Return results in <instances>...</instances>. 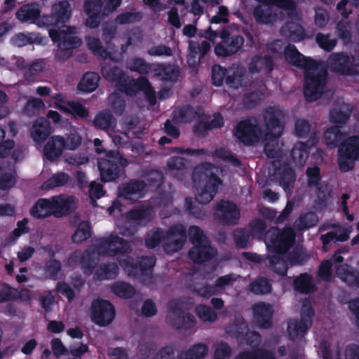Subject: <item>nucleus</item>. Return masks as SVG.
Instances as JSON below:
<instances>
[{
  "label": "nucleus",
  "instance_id": "obj_50",
  "mask_svg": "<svg viewBox=\"0 0 359 359\" xmlns=\"http://www.w3.org/2000/svg\"><path fill=\"white\" fill-rule=\"evenodd\" d=\"M97 264L95 254L93 252L86 250L80 257L81 268L84 274L90 276L93 273Z\"/></svg>",
  "mask_w": 359,
  "mask_h": 359
},
{
  "label": "nucleus",
  "instance_id": "obj_46",
  "mask_svg": "<svg viewBox=\"0 0 359 359\" xmlns=\"http://www.w3.org/2000/svg\"><path fill=\"white\" fill-rule=\"evenodd\" d=\"M92 236V227L90 222L83 221L80 222L78 228L72 236V241L74 243H81Z\"/></svg>",
  "mask_w": 359,
  "mask_h": 359
},
{
  "label": "nucleus",
  "instance_id": "obj_49",
  "mask_svg": "<svg viewBox=\"0 0 359 359\" xmlns=\"http://www.w3.org/2000/svg\"><path fill=\"white\" fill-rule=\"evenodd\" d=\"M154 72L156 76H161L165 81L175 82L179 76L177 70L170 65L165 66L163 63L157 64Z\"/></svg>",
  "mask_w": 359,
  "mask_h": 359
},
{
  "label": "nucleus",
  "instance_id": "obj_48",
  "mask_svg": "<svg viewBox=\"0 0 359 359\" xmlns=\"http://www.w3.org/2000/svg\"><path fill=\"white\" fill-rule=\"evenodd\" d=\"M111 290L115 295L124 299L132 298L135 294V287L130 283L123 281L114 283Z\"/></svg>",
  "mask_w": 359,
  "mask_h": 359
},
{
  "label": "nucleus",
  "instance_id": "obj_24",
  "mask_svg": "<svg viewBox=\"0 0 359 359\" xmlns=\"http://www.w3.org/2000/svg\"><path fill=\"white\" fill-rule=\"evenodd\" d=\"M55 217L69 215L76 209L75 196L59 195L53 196Z\"/></svg>",
  "mask_w": 359,
  "mask_h": 359
},
{
  "label": "nucleus",
  "instance_id": "obj_53",
  "mask_svg": "<svg viewBox=\"0 0 359 359\" xmlns=\"http://www.w3.org/2000/svg\"><path fill=\"white\" fill-rule=\"evenodd\" d=\"M70 177L69 174L60 172L54 174L48 178L42 184V188L44 189H51L55 187H59L65 185L69 180Z\"/></svg>",
  "mask_w": 359,
  "mask_h": 359
},
{
  "label": "nucleus",
  "instance_id": "obj_56",
  "mask_svg": "<svg viewBox=\"0 0 359 359\" xmlns=\"http://www.w3.org/2000/svg\"><path fill=\"white\" fill-rule=\"evenodd\" d=\"M103 77L108 81L115 84L120 81L126 74L118 66H105L101 69Z\"/></svg>",
  "mask_w": 359,
  "mask_h": 359
},
{
  "label": "nucleus",
  "instance_id": "obj_23",
  "mask_svg": "<svg viewBox=\"0 0 359 359\" xmlns=\"http://www.w3.org/2000/svg\"><path fill=\"white\" fill-rule=\"evenodd\" d=\"M32 217L42 219L53 215L55 217V210L53 196L50 198H41L38 199L29 210Z\"/></svg>",
  "mask_w": 359,
  "mask_h": 359
},
{
  "label": "nucleus",
  "instance_id": "obj_2",
  "mask_svg": "<svg viewBox=\"0 0 359 359\" xmlns=\"http://www.w3.org/2000/svg\"><path fill=\"white\" fill-rule=\"evenodd\" d=\"M77 29L74 26H60L49 28L48 35L52 41L56 43L54 57L56 60L66 61L73 55L74 50L82 44L80 37L74 36Z\"/></svg>",
  "mask_w": 359,
  "mask_h": 359
},
{
  "label": "nucleus",
  "instance_id": "obj_59",
  "mask_svg": "<svg viewBox=\"0 0 359 359\" xmlns=\"http://www.w3.org/2000/svg\"><path fill=\"white\" fill-rule=\"evenodd\" d=\"M88 48L94 54L103 58H107L109 52L102 45L100 40L94 36H88L86 39Z\"/></svg>",
  "mask_w": 359,
  "mask_h": 359
},
{
  "label": "nucleus",
  "instance_id": "obj_17",
  "mask_svg": "<svg viewBox=\"0 0 359 359\" xmlns=\"http://www.w3.org/2000/svg\"><path fill=\"white\" fill-rule=\"evenodd\" d=\"M210 49L211 45L208 41H203L201 43L193 40L189 41L187 61L191 73L197 72L201 60L210 52Z\"/></svg>",
  "mask_w": 359,
  "mask_h": 359
},
{
  "label": "nucleus",
  "instance_id": "obj_28",
  "mask_svg": "<svg viewBox=\"0 0 359 359\" xmlns=\"http://www.w3.org/2000/svg\"><path fill=\"white\" fill-rule=\"evenodd\" d=\"M280 32L282 36L294 42L301 41L306 38L305 29L300 21H287L280 28Z\"/></svg>",
  "mask_w": 359,
  "mask_h": 359
},
{
  "label": "nucleus",
  "instance_id": "obj_51",
  "mask_svg": "<svg viewBox=\"0 0 359 359\" xmlns=\"http://www.w3.org/2000/svg\"><path fill=\"white\" fill-rule=\"evenodd\" d=\"M165 241V231L161 228H154L145 238V245L149 249H154L162 241Z\"/></svg>",
  "mask_w": 359,
  "mask_h": 359
},
{
  "label": "nucleus",
  "instance_id": "obj_27",
  "mask_svg": "<svg viewBox=\"0 0 359 359\" xmlns=\"http://www.w3.org/2000/svg\"><path fill=\"white\" fill-rule=\"evenodd\" d=\"M64 149V137L53 135L43 147V157L53 162L61 156Z\"/></svg>",
  "mask_w": 359,
  "mask_h": 359
},
{
  "label": "nucleus",
  "instance_id": "obj_40",
  "mask_svg": "<svg viewBox=\"0 0 359 359\" xmlns=\"http://www.w3.org/2000/svg\"><path fill=\"white\" fill-rule=\"evenodd\" d=\"M153 210L150 206L139 205L126 212V218L132 221L149 222L151 219Z\"/></svg>",
  "mask_w": 359,
  "mask_h": 359
},
{
  "label": "nucleus",
  "instance_id": "obj_47",
  "mask_svg": "<svg viewBox=\"0 0 359 359\" xmlns=\"http://www.w3.org/2000/svg\"><path fill=\"white\" fill-rule=\"evenodd\" d=\"M15 183V173L8 167L0 165V190H8L13 187Z\"/></svg>",
  "mask_w": 359,
  "mask_h": 359
},
{
  "label": "nucleus",
  "instance_id": "obj_26",
  "mask_svg": "<svg viewBox=\"0 0 359 359\" xmlns=\"http://www.w3.org/2000/svg\"><path fill=\"white\" fill-rule=\"evenodd\" d=\"M214 257L210 241L194 245L189 251V259L195 264H202Z\"/></svg>",
  "mask_w": 359,
  "mask_h": 359
},
{
  "label": "nucleus",
  "instance_id": "obj_33",
  "mask_svg": "<svg viewBox=\"0 0 359 359\" xmlns=\"http://www.w3.org/2000/svg\"><path fill=\"white\" fill-rule=\"evenodd\" d=\"M345 137L341 126H333L328 128L323 134L325 144L330 149L341 147Z\"/></svg>",
  "mask_w": 359,
  "mask_h": 359
},
{
  "label": "nucleus",
  "instance_id": "obj_3",
  "mask_svg": "<svg viewBox=\"0 0 359 359\" xmlns=\"http://www.w3.org/2000/svg\"><path fill=\"white\" fill-rule=\"evenodd\" d=\"M327 70L318 61L313 68L304 69V95L307 102H314L322 96L327 87Z\"/></svg>",
  "mask_w": 359,
  "mask_h": 359
},
{
  "label": "nucleus",
  "instance_id": "obj_54",
  "mask_svg": "<svg viewBox=\"0 0 359 359\" xmlns=\"http://www.w3.org/2000/svg\"><path fill=\"white\" fill-rule=\"evenodd\" d=\"M212 156L214 157L220 158L223 161L229 163L235 167H241L242 165L241 160L238 159L235 154H233L231 151L226 149L223 147L216 149L212 152Z\"/></svg>",
  "mask_w": 359,
  "mask_h": 359
},
{
  "label": "nucleus",
  "instance_id": "obj_37",
  "mask_svg": "<svg viewBox=\"0 0 359 359\" xmlns=\"http://www.w3.org/2000/svg\"><path fill=\"white\" fill-rule=\"evenodd\" d=\"M310 327L306 323L300 320H289L287 329L289 339L291 341H295L299 337L304 336Z\"/></svg>",
  "mask_w": 359,
  "mask_h": 359
},
{
  "label": "nucleus",
  "instance_id": "obj_57",
  "mask_svg": "<svg viewBox=\"0 0 359 359\" xmlns=\"http://www.w3.org/2000/svg\"><path fill=\"white\" fill-rule=\"evenodd\" d=\"M283 255H278L271 256L269 259V267L275 273L285 276L287 274L288 269V260L282 257Z\"/></svg>",
  "mask_w": 359,
  "mask_h": 359
},
{
  "label": "nucleus",
  "instance_id": "obj_36",
  "mask_svg": "<svg viewBox=\"0 0 359 359\" xmlns=\"http://www.w3.org/2000/svg\"><path fill=\"white\" fill-rule=\"evenodd\" d=\"M349 238V232L348 230L341 229L339 232L331 231L325 234H323L320 237V240L323 243V251L328 250V245L331 243L344 242Z\"/></svg>",
  "mask_w": 359,
  "mask_h": 359
},
{
  "label": "nucleus",
  "instance_id": "obj_18",
  "mask_svg": "<svg viewBox=\"0 0 359 359\" xmlns=\"http://www.w3.org/2000/svg\"><path fill=\"white\" fill-rule=\"evenodd\" d=\"M165 241H170L165 243V249L168 251H180L187 241V230L182 224H176L170 226L165 231Z\"/></svg>",
  "mask_w": 359,
  "mask_h": 359
},
{
  "label": "nucleus",
  "instance_id": "obj_7",
  "mask_svg": "<svg viewBox=\"0 0 359 359\" xmlns=\"http://www.w3.org/2000/svg\"><path fill=\"white\" fill-rule=\"evenodd\" d=\"M338 165L341 172H348L359 161V135H354L344 140L338 149Z\"/></svg>",
  "mask_w": 359,
  "mask_h": 359
},
{
  "label": "nucleus",
  "instance_id": "obj_14",
  "mask_svg": "<svg viewBox=\"0 0 359 359\" xmlns=\"http://www.w3.org/2000/svg\"><path fill=\"white\" fill-rule=\"evenodd\" d=\"M50 15H44L42 18V23L50 28H57L64 25L69 20L72 15L71 5L67 0L59 1L53 6Z\"/></svg>",
  "mask_w": 359,
  "mask_h": 359
},
{
  "label": "nucleus",
  "instance_id": "obj_8",
  "mask_svg": "<svg viewBox=\"0 0 359 359\" xmlns=\"http://www.w3.org/2000/svg\"><path fill=\"white\" fill-rule=\"evenodd\" d=\"M154 256H142L137 259L128 256L124 259H119L118 264L123 271L130 277L137 278L150 275L156 264Z\"/></svg>",
  "mask_w": 359,
  "mask_h": 359
},
{
  "label": "nucleus",
  "instance_id": "obj_61",
  "mask_svg": "<svg viewBox=\"0 0 359 359\" xmlns=\"http://www.w3.org/2000/svg\"><path fill=\"white\" fill-rule=\"evenodd\" d=\"M21 297L18 289L12 287L8 283H3L0 290V303L17 300Z\"/></svg>",
  "mask_w": 359,
  "mask_h": 359
},
{
  "label": "nucleus",
  "instance_id": "obj_43",
  "mask_svg": "<svg viewBox=\"0 0 359 359\" xmlns=\"http://www.w3.org/2000/svg\"><path fill=\"white\" fill-rule=\"evenodd\" d=\"M60 109L63 111L72 114L75 119H85L89 116L88 108L79 102L69 101L67 107L63 106Z\"/></svg>",
  "mask_w": 359,
  "mask_h": 359
},
{
  "label": "nucleus",
  "instance_id": "obj_34",
  "mask_svg": "<svg viewBox=\"0 0 359 359\" xmlns=\"http://www.w3.org/2000/svg\"><path fill=\"white\" fill-rule=\"evenodd\" d=\"M41 15V10L34 4H27L22 6L16 12L15 18L21 22H35Z\"/></svg>",
  "mask_w": 359,
  "mask_h": 359
},
{
  "label": "nucleus",
  "instance_id": "obj_21",
  "mask_svg": "<svg viewBox=\"0 0 359 359\" xmlns=\"http://www.w3.org/2000/svg\"><path fill=\"white\" fill-rule=\"evenodd\" d=\"M284 56L289 64L304 70L307 67L313 68L316 65V60L304 56L297 50L294 45L290 43L286 46Z\"/></svg>",
  "mask_w": 359,
  "mask_h": 359
},
{
  "label": "nucleus",
  "instance_id": "obj_35",
  "mask_svg": "<svg viewBox=\"0 0 359 359\" xmlns=\"http://www.w3.org/2000/svg\"><path fill=\"white\" fill-rule=\"evenodd\" d=\"M100 79L99 74L96 72H86L78 83L77 88L83 93H92L97 88Z\"/></svg>",
  "mask_w": 359,
  "mask_h": 359
},
{
  "label": "nucleus",
  "instance_id": "obj_62",
  "mask_svg": "<svg viewBox=\"0 0 359 359\" xmlns=\"http://www.w3.org/2000/svg\"><path fill=\"white\" fill-rule=\"evenodd\" d=\"M37 37L33 33L20 32L11 38V43L17 47H23L36 42Z\"/></svg>",
  "mask_w": 359,
  "mask_h": 359
},
{
  "label": "nucleus",
  "instance_id": "obj_6",
  "mask_svg": "<svg viewBox=\"0 0 359 359\" xmlns=\"http://www.w3.org/2000/svg\"><path fill=\"white\" fill-rule=\"evenodd\" d=\"M330 70L342 76H353L359 73V53L348 55L343 52L332 53L327 60Z\"/></svg>",
  "mask_w": 359,
  "mask_h": 359
},
{
  "label": "nucleus",
  "instance_id": "obj_11",
  "mask_svg": "<svg viewBox=\"0 0 359 359\" xmlns=\"http://www.w3.org/2000/svg\"><path fill=\"white\" fill-rule=\"evenodd\" d=\"M116 311L114 305L108 300L94 299L90 306L91 320L100 327L109 325L114 320Z\"/></svg>",
  "mask_w": 359,
  "mask_h": 359
},
{
  "label": "nucleus",
  "instance_id": "obj_39",
  "mask_svg": "<svg viewBox=\"0 0 359 359\" xmlns=\"http://www.w3.org/2000/svg\"><path fill=\"white\" fill-rule=\"evenodd\" d=\"M293 287L295 291L302 294L312 292L314 290L312 276L306 273L299 274L294 279Z\"/></svg>",
  "mask_w": 359,
  "mask_h": 359
},
{
  "label": "nucleus",
  "instance_id": "obj_45",
  "mask_svg": "<svg viewBox=\"0 0 359 359\" xmlns=\"http://www.w3.org/2000/svg\"><path fill=\"white\" fill-rule=\"evenodd\" d=\"M116 121L113 116L109 112H100L97 114L93 122L95 128L107 130L113 129L115 126Z\"/></svg>",
  "mask_w": 359,
  "mask_h": 359
},
{
  "label": "nucleus",
  "instance_id": "obj_32",
  "mask_svg": "<svg viewBox=\"0 0 359 359\" xmlns=\"http://www.w3.org/2000/svg\"><path fill=\"white\" fill-rule=\"evenodd\" d=\"M119 271L118 265L115 262H106L100 264L94 273V278L97 280L115 279Z\"/></svg>",
  "mask_w": 359,
  "mask_h": 359
},
{
  "label": "nucleus",
  "instance_id": "obj_55",
  "mask_svg": "<svg viewBox=\"0 0 359 359\" xmlns=\"http://www.w3.org/2000/svg\"><path fill=\"white\" fill-rule=\"evenodd\" d=\"M128 68L133 72H137L141 75H147L149 73L151 65L144 58L135 57L128 64Z\"/></svg>",
  "mask_w": 359,
  "mask_h": 359
},
{
  "label": "nucleus",
  "instance_id": "obj_25",
  "mask_svg": "<svg viewBox=\"0 0 359 359\" xmlns=\"http://www.w3.org/2000/svg\"><path fill=\"white\" fill-rule=\"evenodd\" d=\"M317 143V139L313 136L306 142H297L292 151L291 157L297 165L302 166L306 163L312 146Z\"/></svg>",
  "mask_w": 359,
  "mask_h": 359
},
{
  "label": "nucleus",
  "instance_id": "obj_9",
  "mask_svg": "<svg viewBox=\"0 0 359 359\" xmlns=\"http://www.w3.org/2000/svg\"><path fill=\"white\" fill-rule=\"evenodd\" d=\"M168 313L166 316L167 323L172 327L179 330H190L195 327L196 321L194 315L184 313L182 303L173 300L168 304Z\"/></svg>",
  "mask_w": 359,
  "mask_h": 359
},
{
  "label": "nucleus",
  "instance_id": "obj_58",
  "mask_svg": "<svg viewBox=\"0 0 359 359\" xmlns=\"http://www.w3.org/2000/svg\"><path fill=\"white\" fill-rule=\"evenodd\" d=\"M297 227L300 230H306L315 226L318 222V217L314 212L302 213L299 217Z\"/></svg>",
  "mask_w": 359,
  "mask_h": 359
},
{
  "label": "nucleus",
  "instance_id": "obj_1",
  "mask_svg": "<svg viewBox=\"0 0 359 359\" xmlns=\"http://www.w3.org/2000/svg\"><path fill=\"white\" fill-rule=\"evenodd\" d=\"M216 168L211 163L197 165L192 172V182L194 187L200 192L195 197L188 196L184 201V207L189 215L201 219H204L206 212L202 205L209 203L218 191V186L222 180L215 172Z\"/></svg>",
  "mask_w": 359,
  "mask_h": 359
},
{
  "label": "nucleus",
  "instance_id": "obj_19",
  "mask_svg": "<svg viewBox=\"0 0 359 359\" xmlns=\"http://www.w3.org/2000/svg\"><path fill=\"white\" fill-rule=\"evenodd\" d=\"M245 39L242 35L231 34L227 40L222 41L215 45L214 52L217 57H226L239 52L244 44Z\"/></svg>",
  "mask_w": 359,
  "mask_h": 359
},
{
  "label": "nucleus",
  "instance_id": "obj_41",
  "mask_svg": "<svg viewBox=\"0 0 359 359\" xmlns=\"http://www.w3.org/2000/svg\"><path fill=\"white\" fill-rule=\"evenodd\" d=\"M273 67L274 62L272 57L266 55L263 57H255L250 66V71L252 73H258L262 69H265L267 74H270L273 70Z\"/></svg>",
  "mask_w": 359,
  "mask_h": 359
},
{
  "label": "nucleus",
  "instance_id": "obj_15",
  "mask_svg": "<svg viewBox=\"0 0 359 359\" xmlns=\"http://www.w3.org/2000/svg\"><path fill=\"white\" fill-rule=\"evenodd\" d=\"M285 115L279 109L269 106L266 107L264 113V119L267 130V135L270 138L278 139L284 130V123L283 121Z\"/></svg>",
  "mask_w": 359,
  "mask_h": 359
},
{
  "label": "nucleus",
  "instance_id": "obj_42",
  "mask_svg": "<svg viewBox=\"0 0 359 359\" xmlns=\"http://www.w3.org/2000/svg\"><path fill=\"white\" fill-rule=\"evenodd\" d=\"M234 359H276V356L270 350L257 348L241 351Z\"/></svg>",
  "mask_w": 359,
  "mask_h": 359
},
{
  "label": "nucleus",
  "instance_id": "obj_30",
  "mask_svg": "<svg viewBox=\"0 0 359 359\" xmlns=\"http://www.w3.org/2000/svg\"><path fill=\"white\" fill-rule=\"evenodd\" d=\"M337 273L351 288H359V270L346 264L338 267Z\"/></svg>",
  "mask_w": 359,
  "mask_h": 359
},
{
  "label": "nucleus",
  "instance_id": "obj_31",
  "mask_svg": "<svg viewBox=\"0 0 359 359\" xmlns=\"http://www.w3.org/2000/svg\"><path fill=\"white\" fill-rule=\"evenodd\" d=\"M51 133L50 122L45 118L37 119L31 130V136L37 143L43 142Z\"/></svg>",
  "mask_w": 359,
  "mask_h": 359
},
{
  "label": "nucleus",
  "instance_id": "obj_52",
  "mask_svg": "<svg viewBox=\"0 0 359 359\" xmlns=\"http://www.w3.org/2000/svg\"><path fill=\"white\" fill-rule=\"evenodd\" d=\"M249 290L255 294H265L271 292L272 286L267 278L260 277L250 284Z\"/></svg>",
  "mask_w": 359,
  "mask_h": 359
},
{
  "label": "nucleus",
  "instance_id": "obj_60",
  "mask_svg": "<svg viewBox=\"0 0 359 359\" xmlns=\"http://www.w3.org/2000/svg\"><path fill=\"white\" fill-rule=\"evenodd\" d=\"M231 328L233 330V333L238 341H240L250 330L248 323L241 315L235 316Z\"/></svg>",
  "mask_w": 359,
  "mask_h": 359
},
{
  "label": "nucleus",
  "instance_id": "obj_10",
  "mask_svg": "<svg viewBox=\"0 0 359 359\" xmlns=\"http://www.w3.org/2000/svg\"><path fill=\"white\" fill-rule=\"evenodd\" d=\"M97 250L100 255L109 257L130 254L132 251L128 241L114 233L101 238L97 242Z\"/></svg>",
  "mask_w": 359,
  "mask_h": 359
},
{
  "label": "nucleus",
  "instance_id": "obj_13",
  "mask_svg": "<svg viewBox=\"0 0 359 359\" xmlns=\"http://www.w3.org/2000/svg\"><path fill=\"white\" fill-rule=\"evenodd\" d=\"M214 217L224 225L233 226L239 222L240 210L233 202L221 200L215 205Z\"/></svg>",
  "mask_w": 359,
  "mask_h": 359
},
{
  "label": "nucleus",
  "instance_id": "obj_38",
  "mask_svg": "<svg viewBox=\"0 0 359 359\" xmlns=\"http://www.w3.org/2000/svg\"><path fill=\"white\" fill-rule=\"evenodd\" d=\"M315 187H316L315 203L320 208H326L327 201L333 193L332 186L327 182H323Z\"/></svg>",
  "mask_w": 359,
  "mask_h": 359
},
{
  "label": "nucleus",
  "instance_id": "obj_29",
  "mask_svg": "<svg viewBox=\"0 0 359 359\" xmlns=\"http://www.w3.org/2000/svg\"><path fill=\"white\" fill-rule=\"evenodd\" d=\"M143 77L140 76L137 79H133L126 74L115 84L116 89L117 91L128 96H135L139 93V81L142 80Z\"/></svg>",
  "mask_w": 359,
  "mask_h": 359
},
{
  "label": "nucleus",
  "instance_id": "obj_63",
  "mask_svg": "<svg viewBox=\"0 0 359 359\" xmlns=\"http://www.w3.org/2000/svg\"><path fill=\"white\" fill-rule=\"evenodd\" d=\"M82 137L76 130H72L67 135V137H64V148L66 150H75L82 142Z\"/></svg>",
  "mask_w": 359,
  "mask_h": 359
},
{
  "label": "nucleus",
  "instance_id": "obj_22",
  "mask_svg": "<svg viewBox=\"0 0 359 359\" xmlns=\"http://www.w3.org/2000/svg\"><path fill=\"white\" fill-rule=\"evenodd\" d=\"M147 184L140 180H134L123 184L118 190V196L126 200L135 201L144 196Z\"/></svg>",
  "mask_w": 359,
  "mask_h": 359
},
{
  "label": "nucleus",
  "instance_id": "obj_64",
  "mask_svg": "<svg viewBox=\"0 0 359 359\" xmlns=\"http://www.w3.org/2000/svg\"><path fill=\"white\" fill-rule=\"evenodd\" d=\"M196 314L203 321L210 323L215 322L217 320V314L212 309L205 304H199L196 306Z\"/></svg>",
  "mask_w": 359,
  "mask_h": 359
},
{
  "label": "nucleus",
  "instance_id": "obj_4",
  "mask_svg": "<svg viewBox=\"0 0 359 359\" xmlns=\"http://www.w3.org/2000/svg\"><path fill=\"white\" fill-rule=\"evenodd\" d=\"M264 242L270 252L284 255L294 244V232L291 228L280 230L272 226L264 233Z\"/></svg>",
  "mask_w": 359,
  "mask_h": 359
},
{
  "label": "nucleus",
  "instance_id": "obj_16",
  "mask_svg": "<svg viewBox=\"0 0 359 359\" xmlns=\"http://www.w3.org/2000/svg\"><path fill=\"white\" fill-rule=\"evenodd\" d=\"M272 166L280 186L285 192L291 193L296 180L295 170L288 163H282L280 160H274Z\"/></svg>",
  "mask_w": 359,
  "mask_h": 359
},
{
  "label": "nucleus",
  "instance_id": "obj_44",
  "mask_svg": "<svg viewBox=\"0 0 359 359\" xmlns=\"http://www.w3.org/2000/svg\"><path fill=\"white\" fill-rule=\"evenodd\" d=\"M208 347L203 343H197L191 346L188 351L181 353L179 359H203L208 354Z\"/></svg>",
  "mask_w": 359,
  "mask_h": 359
},
{
  "label": "nucleus",
  "instance_id": "obj_12",
  "mask_svg": "<svg viewBox=\"0 0 359 359\" xmlns=\"http://www.w3.org/2000/svg\"><path fill=\"white\" fill-rule=\"evenodd\" d=\"M262 135L261 127L250 119L241 121L235 128V137L243 144L250 146L258 142Z\"/></svg>",
  "mask_w": 359,
  "mask_h": 359
},
{
  "label": "nucleus",
  "instance_id": "obj_20",
  "mask_svg": "<svg viewBox=\"0 0 359 359\" xmlns=\"http://www.w3.org/2000/svg\"><path fill=\"white\" fill-rule=\"evenodd\" d=\"M253 318L257 326L263 329H269L272 325L273 309L266 302H258L252 307Z\"/></svg>",
  "mask_w": 359,
  "mask_h": 359
},
{
  "label": "nucleus",
  "instance_id": "obj_5",
  "mask_svg": "<svg viewBox=\"0 0 359 359\" xmlns=\"http://www.w3.org/2000/svg\"><path fill=\"white\" fill-rule=\"evenodd\" d=\"M128 161L118 151H109L106 158L98 161L100 180L103 182H113L120 177L121 171L128 165Z\"/></svg>",
  "mask_w": 359,
  "mask_h": 359
}]
</instances>
